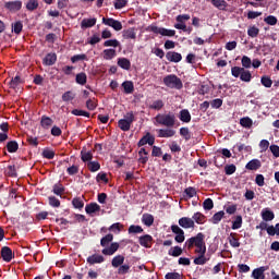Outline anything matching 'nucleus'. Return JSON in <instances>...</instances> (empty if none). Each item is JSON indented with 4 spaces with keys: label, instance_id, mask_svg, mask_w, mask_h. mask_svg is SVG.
Segmentation results:
<instances>
[{
    "label": "nucleus",
    "instance_id": "1",
    "mask_svg": "<svg viewBox=\"0 0 279 279\" xmlns=\"http://www.w3.org/2000/svg\"><path fill=\"white\" fill-rule=\"evenodd\" d=\"M113 241V235L112 233H108L100 240V245L105 247L101 253L105 256H112L120 247L119 242H112ZM112 242V243H111ZM111 245L107 247L109 244Z\"/></svg>",
    "mask_w": 279,
    "mask_h": 279
},
{
    "label": "nucleus",
    "instance_id": "2",
    "mask_svg": "<svg viewBox=\"0 0 279 279\" xmlns=\"http://www.w3.org/2000/svg\"><path fill=\"white\" fill-rule=\"evenodd\" d=\"M155 120L159 125H162L166 128H173L175 124V114L173 112L158 113L155 117Z\"/></svg>",
    "mask_w": 279,
    "mask_h": 279
},
{
    "label": "nucleus",
    "instance_id": "3",
    "mask_svg": "<svg viewBox=\"0 0 279 279\" xmlns=\"http://www.w3.org/2000/svg\"><path fill=\"white\" fill-rule=\"evenodd\" d=\"M231 73H232V76L235 77V78H239L244 82V83H250L252 81V73L250 70H246L244 68H241V66H232L231 68Z\"/></svg>",
    "mask_w": 279,
    "mask_h": 279
},
{
    "label": "nucleus",
    "instance_id": "4",
    "mask_svg": "<svg viewBox=\"0 0 279 279\" xmlns=\"http://www.w3.org/2000/svg\"><path fill=\"white\" fill-rule=\"evenodd\" d=\"M163 84L171 89H182L183 83L175 74H168L163 77Z\"/></svg>",
    "mask_w": 279,
    "mask_h": 279
},
{
    "label": "nucleus",
    "instance_id": "5",
    "mask_svg": "<svg viewBox=\"0 0 279 279\" xmlns=\"http://www.w3.org/2000/svg\"><path fill=\"white\" fill-rule=\"evenodd\" d=\"M133 122H135V116L133 111H129L126 114H124L123 119L118 121V128L123 132H128L130 131Z\"/></svg>",
    "mask_w": 279,
    "mask_h": 279
},
{
    "label": "nucleus",
    "instance_id": "6",
    "mask_svg": "<svg viewBox=\"0 0 279 279\" xmlns=\"http://www.w3.org/2000/svg\"><path fill=\"white\" fill-rule=\"evenodd\" d=\"M205 235L204 233H197V235H194L193 238H189L185 242V247L189 250H192L194 246L201 247L204 244Z\"/></svg>",
    "mask_w": 279,
    "mask_h": 279
},
{
    "label": "nucleus",
    "instance_id": "7",
    "mask_svg": "<svg viewBox=\"0 0 279 279\" xmlns=\"http://www.w3.org/2000/svg\"><path fill=\"white\" fill-rule=\"evenodd\" d=\"M150 32L156 34V35H161L162 37H174L175 36V31L174 29L159 27V26H156V25L150 26Z\"/></svg>",
    "mask_w": 279,
    "mask_h": 279
},
{
    "label": "nucleus",
    "instance_id": "8",
    "mask_svg": "<svg viewBox=\"0 0 279 279\" xmlns=\"http://www.w3.org/2000/svg\"><path fill=\"white\" fill-rule=\"evenodd\" d=\"M102 24L113 28L116 32H120L123 28L122 23L112 17H108V19L102 17Z\"/></svg>",
    "mask_w": 279,
    "mask_h": 279
},
{
    "label": "nucleus",
    "instance_id": "9",
    "mask_svg": "<svg viewBox=\"0 0 279 279\" xmlns=\"http://www.w3.org/2000/svg\"><path fill=\"white\" fill-rule=\"evenodd\" d=\"M171 231L175 234L174 240L177 243H183L185 241L184 231L181 227L178 225H171Z\"/></svg>",
    "mask_w": 279,
    "mask_h": 279
},
{
    "label": "nucleus",
    "instance_id": "10",
    "mask_svg": "<svg viewBox=\"0 0 279 279\" xmlns=\"http://www.w3.org/2000/svg\"><path fill=\"white\" fill-rule=\"evenodd\" d=\"M4 8L10 12H19L23 8V1L21 0L8 1L4 3Z\"/></svg>",
    "mask_w": 279,
    "mask_h": 279
},
{
    "label": "nucleus",
    "instance_id": "11",
    "mask_svg": "<svg viewBox=\"0 0 279 279\" xmlns=\"http://www.w3.org/2000/svg\"><path fill=\"white\" fill-rule=\"evenodd\" d=\"M149 145L153 146L155 144V136L151 135L149 132H147V134H145L137 143L138 147H143L145 145Z\"/></svg>",
    "mask_w": 279,
    "mask_h": 279
},
{
    "label": "nucleus",
    "instance_id": "12",
    "mask_svg": "<svg viewBox=\"0 0 279 279\" xmlns=\"http://www.w3.org/2000/svg\"><path fill=\"white\" fill-rule=\"evenodd\" d=\"M153 241H154L153 235H149L148 233H146V235H141L138 238L140 245L145 247V248H150L151 244H153Z\"/></svg>",
    "mask_w": 279,
    "mask_h": 279
},
{
    "label": "nucleus",
    "instance_id": "13",
    "mask_svg": "<svg viewBox=\"0 0 279 279\" xmlns=\"http://www.w3.org/2000/svg\"><path fill=\"white\" fill-rule=\"evenodd\" d=\"M166 58L171 63H179L182 60V54L177 51H168Z\"/></svg>",
    "mask_w": 279,
    "mask_h": 279
},
{
    "label": "nucleus",
    "instance_id": "14",
    "mask_svg": "<svg viewBox=\"0 0 279 279\" xmlns=\"http://www.w3.org/2000/svg\"><path fill=\"white\" fill-rule=\"evenodd\" d=\"M101 210L100 205H97V203H88L85 207V211L90 217L94 216V214L99 213Z\"/></svg>",
    "mask_w": 279,
    "mask_h": 279
},
{
    "label": "nucleus",
    "instance_id": "15",
    "mask_svg": "<svg viewBox=\"0 0 279 279\" xmlns=\"http://www.w3.org/2000/svg\"><path fill=\"white\" fill-rule=\"evenodd\" d=\"M4 175L13 179L19 178V173L16 172V165L14 163L8 165L4 168Z\"/></svg>",
    "mask_w": 279,
    "mask_h": 279
},
{
    "label": "nucleus",
    "instance_id": "16",
    "mask_svg": "<svg viewBox=\"0 0 279 279\" xmlns=\"http://www.w3.org/2000/svg\"><path fill=\"white\" fill-rule=\"evenodd\" d=\"M260 167H262V161L257 158L250 160L245 166L246 170H250V171H257L260 169Z\"/></svg>",
    "mask_w": 279,
    "mask_h": 279
},
{
    "label": "nucleus",
    "instance_id": "17",
    "mask_svg": "<svg viewBox=\"0 0 279 279\" xmlns=\"http://www.w3.org/2000/svg\"><path fill=\"white\" fill-rule=\"evenodd\" d=\"M175 135V130L167 128V129H159L158 130V137L160 138H170Z\"/></svg>",
    "mask_w": 279,
    "mask_h": 279
},
{
    "label": "nucleus",
    "instance_id": "18",
    "mask_svg": "<svg viewBox=\"0 0 279 279\" xmlns=\"http://www.w3.org/2000/svg\"><path fill=\"white\" fill-rule=\"evenodd\" d=\"M1 257L5 263L12 262V258L14 257L12 254V248L4 246L1 248Z\"/></svg>",
    "mask_w": 279,
    "mask_h": 279
},
{
    "label": "nucleus",
    "instance_id": "19",
    "mask_svg": "<svg viewBox=\"0 0 279 279\" xmlns=\"http://www.w3.org/2000/svg\"><path fill=\"white\" fill-rule=\"evenodd\" d=\"M57 61V54L54 52H49L43 60V64L46 66H52Z\"/></svg>",
    "mask_w": 279,
    "mask_h": 279
},
{
    "label": "nucleus",
    "instance_id": "20",
    "mask_svg": "<svg viewBox=\"0 0 279 279\" xmlns=\"http://www.w3.org/2000/svg\"><path fill=\"white\" fill-rule=\"evenodd\" d=\"M179 226L182 227L183 229H191V228H194L195 222L194 220H192V218L183 217V218H180Z\"/></svg>",
    "mask_w": 279,
    "mask_h": 279
},
{
    "label": "nucleus",
    "instance_id": "21",
    "mask_svg": "<svg viewBox=\"0 0 279 279\" xmlns=\"http://www.w3.org/2000/svg\"><path fill=\"white\" fill-rule=\"evenodd\" d=\"M86 262H87L88 265L93 266V265H96V264H102L105 262V258L101 255L94 254V255L89 256L86 259Z\"/></svg>",
    "mask_w": 279,
    "mask_h": 279
},
{
    "label": "nucleus",
    "instance_id": "22",
    "mask_svg": "<svg viewBox=\"0 0 279 279\" xmlns=\"http://www.w3.org/2000/svg\"><path fill=\"white\" fill-rule=\"evenodd\" d=\"M210 3L219 11H227L228 3L226 0H210Z\"/></svg>",
    "mask_w": 279,
    "mask_h": 279
},
{
    "label": "nucleus",
    "instance_id": "23",
    "mask_svg": "<svg viewBox=\"0 0 279 279\" xmlns=\"http://www.w3.org/2000/svg\"><path fill=\"white\" fill-rule=\"evenodd\" d=\"M262 218L264 221L269 222L275 219V214H274V211H271V209H268V207H266L262 211Z\"/></svg>",
    "mask_w": 279,
    "mask_h": 279
},
{
    "label": "nucleus",
    "instance_id": "24",
    "mask_svg": "<svg viewBox=\"0 0 279 279\" xmlns=\"http://www.w3.org/2000/svg\"><path fill=\"white\" fill-rule=\"evenodd\" d=\"M122 36L124 39H132L135 40L136 39V32L134 27H130L128 29H124L122 32Z\"/></svg>",
    "mask_w": 279,
    "mask_h": 279
},
{
    "label": "nucleus",
    "instance_id": "25",
    "mask_svg": "<svg viewBox=\"0 0 279 279\" xmlns=\"http://www.w3.org/2000/svg\"><path fill=\"white\" fill-rule=\"evenodd\" d=\"M5 148L8 150V153L10 154H14L16 151H19V142L16 141H9L5 145Z\"/></svg>",
    "mask_w": 279,
    "mask_h": 279
},
{
    "label": "nucleus",
    "instance_id": "26",
    "mask_svg": "<svg viewBox=\"0 0 279 279\" xmlns=\"http://www.w3.org/2000/svg\"><path fill=\"white\" fill-rule=\"evenodd\" d=\"M228 240H229V243L232 247H234V248L240 247L241 242L238 238V233H230Z\"/></svg>",
    "mask_w": 279,
    "mask_h": 279
},
{
    "label": "nucleus",
    "instance_id": "27",
    "mask_svg": "<svg viewBox=\"0 0 279 279\" xmlns=\"http://www.w3.org/2000/svg\"><path fill=\"white\" fill-rule=\"evenodd\" d=\"M180 120L183 122V123H190L191 120H192V116L189 111V109H182L180 111Z\"/></svg>",
    "mask_w": 279,
    "mask_h": 279
},
{
    "label": "nucleus",
    "instance_id": "28",
    "mask_svg": "<svg viewBox=\"0 0 279 279\" xmlns=\"http://www.w3.org/2000/svg\"><path fill=\"white\" fill-rule=\"evenodd\" d=\"M165 107L162 99H156L148 106L150 110L160 111Z\"/></svg>",
    "mask_w": 279,
    "mask_h": 279
},
{
    "label": "nucleus",
    "instance_id": "29",
    "mask_svg": "<svg viewBox=\"0 0 279 279\" xmlns=\"http://www.w3.org/2000/svg\"><path fill=\"white\" fill-rule=\"evenodd\" d=\"M122 87L124 89V94L131 95L134 92V84L132 81H124L122 83Z\"/></svg>",
    "mask_w": 279,
    "mask_h": 279
},
{
    "label": "nucleus",
    "instance_id": "30",
    "mask_svg": "<svg viewBox=\"0 0 279 279\" xmlns=\"http://www.w3.org/2000/svg\"><path fill=\"white\" fill-rule=\"evenodd\" d=\"M97 20L95 17L93 19H83L81 22V27L82 28H92L95 26Z\"/></svg>",
    "mask_w": 279,
    "mask_h": 279
},
{
    "label": "nucleus",
    "instance_id": "31",
    "mask_svg": "<svg viewBox=\"0 0 279 279\" xmlns=\"http://www.w3.org/2000/svg\"><path fill=\"white\" fill-rule=\"evenodd\" d=\"M118 66L121 69L129 71L131 68V61L128 58H119L118 59Z\"/></svg>",
    "mask_w": 279,
    "mask_h": 279
},
{
    "label": "nucleus",
    "instance_id": "32",
    "mask_svg": "<svg viewBox=\"0 0 279 279\" xmlns=\"http://www.w3.org/2000/svg\"><path fill=\"white\" fill-rule=\"evenodd\" d=\"M21 84H23V78H21V75H15L10 81L9 86L12 89H16V87H19Z\"/></svg>",
    "mask_w": 279,
    "mask_h": 279
},
{
    "label": "nucleus",
    "instance_id": "33",
    "mask_svg": "<svg viewBox=\"0 0 279 279\" xmlns=\"http://www.w3.org/2000/svg\"><path fill=\"white\" fill-rule=\"evenodd\" d=\"M155 221V218L154 216H151V214H143V217H142V222L146 226V227H151L153 223Z\"/></svg>",
    "mask_w": 279,
    "mask_h": 279
},
{
    "label": "nucleus",
    "instance_id": "34",
    "mask_svg": "<svg viewBox=\"0 0 279 279\" xmlns=\"http://www.w3.org/2000/svg\"><path fill=\"white\" fill-rule=\"evenodd\" d=\"M40 124L44 129L49 130V128H51V125L53 124V120L51 119V117L43 116Z\"/></svg>",
    "mask_w": 279,
    "mask_h": 279
},
{
    "label": "nucleus",
    "instance_id": "35",
    "mask_svg": "<svg viewBox=\"0 0 279 279\" xmlns=\"http://www.w3.org/2000/svg\"><path fill=\"white\" fill-rule=\"evenodd\" d=\"M265 271H266L265 267L257 268L253 271L252 277L254 279H265Z\"/></svg>",
    "mask_w": 279,
    "mask_h": 279
},
{
    "label": "nucleus",
    "instance_id": "36",
    "mask_svg": "<svg viewBox=\"0 0 279 279\" xmlns=\"http://www.w3.org/2000/svg\"><path fill=\"white\" fill-rule=\"evenodd\" d=\"M81 159L83 162H88L93 159V153L90 150L82 149L81 150Z\"/></svg>",
    "mask_w": 279,
    "mask_h": 279
},
{
    "label": "nucleus",
    "instance_id": "37",
    "mask_svg": "<svg viewBox=\"0 0 279 279\" xmlns=\"http://www.w3.org/2000/svg\"><path fill=\"white\" fill-rule=\"evenodd\" d=\"M75 82L78 85L84 86L87 83V75L85 74V72L77 73L75 77Z\"/></svg>",
    "mask_w": 279,
    "mask_h": 279
},
{
    "label": "nucleus",
    "instance_id": "38",
    "mask_svg": "<svg viewBox=\"0 0 279 279\" xmlns=\"http://www.w3.org/2000/svg\"><path fill=\"white\" fill-rule=\"evenodd\" d=\"M240 124L245 129H251L253 126V120L250 117H243L240 119Z\"/></svg>",
    "mask_w": 279,
    "mask_h": 279
},
{
    "label": "nucleus",
    "instance_id": "39",
    "mask_svg": "<svg viewBox=\"0 0 279 279\" xmlns=\"http://www.w3.org/2000/svg\"><path fill=\"white\" fill-rule=\"evenodd\" d=\"M124 260H125L124 256L118 255L113 257L111 265L112 267L118 268V267H121V265H123Z\"/></svg>",
    "mask_w": 279,
    "mask_h": 279
},
{
    "label": "nucleus",
    "instance_id": "40",
    "mask_svg": "<svg viewBox=\"0 0 279 279\" xmlns=\"http://www.w3.org/2000/svg\"><path fill=\"white\" fill-rule=\"evenodd\" d=\"M129 234H141L144 232V229L140 225H131L128 229Z\"/></svg>",
    "mask_w": 279,
    "mask_h": 279
},
{
    "label": "nucleus",
    "instance_id": "41",
    "mask_svg": "<svg viewBox=\"0 0 279 279\" xmlns=\"http://www.w3.org/2000/svg\"><path fill=\"white\" fill-rule=\"evenodd\" d=\"M168 254L172 257H179L183 254V250L180 246H174L169 250Z\"/></svg>",
    "mask_w": 279,
    "mask_h": 279
},
{
    "label": "nucleus",
    "instance_id": "42",
    "mask_svg": "<svg viewBox=\"0 0 279 279\" xmlns=\"http://www.w3.org/2000/svg\"><path fill=\"white\" fill-rule=\"evenodd\" d=\"M247 35L251 38H257V36L259 35V28L255 25H251L247 29Z\"/></svg>",
    "mask_w": 279,
    "mask_h": 279
},
{
    "label": "nucleus",
    "instance_id": "43",
    "mask_svg": "<svg viewBox=\"0 0 279 279\" xmlns=\"http://www.w3.org/2000/svg\"><path fill=\"white\" fill-rule=\"evenodd\" d=\"M12 32L15 35H21V33L23 32V22L17 21L15 23L12 24Z\"/></svg>",
    "mask_w": 279,
    "mask_h": 279
},
{
    "label": "nucleus",
    "instance_id": "44",
    "mask_svg": "<svg viewBox=\"0 0 279 279\" xmlns=\"http://www.w3.org/2000/svg\"><path fill=\"white\" fill-rule=\"evenodd\" d=\"M65 191V187L61 183H56L52 187V192L57 196H61Z\"/></svg>",
    "mask_w": 279,
    "mask_h": 279
},
{
    "label": "nucleus",
    "instance_id": "45",
    "mask_svg": "<svg viewBox=\"0 0 279 279\" xmlns=\"http://www.w3.org/2000/svg\"><path fill=\"white\" fill-rule=\"evenodd\" d=\"M116 49L109 48L104 50V59L112 60L116 57Z\"/></svg>",
    "mask_w": 279,
    "mask_h": 279
},
{
    "label": "nucleus",
    "instance_id": "46",
    "mask_svg": "<svg viewBox=\"0 0 279 279\" xmlns=\"http://www.w3.org/2000/svg\"><path fill=\"white\" fill-rule=\"evenodd\" d=\"M71 113L75 117H85L90 118V113L88 111L82 110V109H73Z\"/></svg>",
    "mask_w": 279,
    "mask_h": 279
},
{
    "label": "nucleus",
    "instance_id": "47",
    "mask_svg": "<svg viewBox=\"0 0 279 279\" xmlns=\"http://www.w3.org/2000/svg\"><path fill=\"white\" fill-rule=\"evenodd\" d=\"M223 217H225V211H217V214H215L210 219V222L214 225H218Z\"/></svg>",
    "mask_w": 279,
    "mask_h": 279
},
{
    "label": "nucleus",
    "instance_id": "48",
    "mask_svg": "<svg viewBox=\"0 0 279 279\" xmlns=\"http://www.w3.org/2000/svg\"><path fill=\"white\" fill-rule=\"evenodd\" d=\"M243 225V218L242 216H236L235 220L232 222V230H239L242 228Z\"/></svg>",
    "mask_w": 279,
    "mask_h": 279
},
{
    "label": "nucleus",
    "instance_id": "49",
    "mask_svg": "<svg viewBox=\"0 0 279 279\" xmlns=\"http://www.w3.org/2000/svg\"><path fill=\"white\" fill-rule=\"evenodd\" d=\"M87 168L90 172H97L100 169V163L98 161H88Z\"/></svg>",
    "mask_w": 279,
    "mask_h": 279
},
{
    "label": "nucleus",
    "instance_id": "50",
    "mask_svg": "<svg viewBox=\"0 0 279 279\" xmlns=\"http://www.w3.org/2000/svg\"><path fill=\"white\" fill-rule=\"evenodd\" d=\"M206 217L204 216V214H201V211H196L193 216V220H195V222L197 225H203L205 222Z\"/></svg>",
    "mask_w": 279,
    "mask_h": 279
},
{
    "label": "nucleus",
    "instance_id": "51",
    "mask_svg": "<svg viewBox=\"0 0 279 279\" xmlns=\"http://www.w3.org/2000/svg\"><path fill=\"white\" fill-rule=\"evenodd\" d=\"M180 135L182 137H184V140L187 142L191 140V132H190V129L187 126H182L180 129Z\"/></svg>",
    "mask_w": 279,
    "mask_h": 279
},
{
    "label": "nucleus",
    "instance_id": "52",
    "mask_svg": "<svg viewBox=\"0 0 279 279\" xmlns=\"http://www.w3.org/2000/svg\"><path fill=\"white\" fill-rule=\"evenodd\" d=\"M75 98V93L72 90H66L64 94H62V100L64 102L72 101Z\"/></svg>",
    "mask_w": 279,
    "mask_h": 279
},
{
    "label": "nucleus",
    "instance_id": "53",
    "mask_svg": "<svg viewBox=\"0 0 279 279\" xmlns=\"http://www.w3.org/2000/svg\"><path fill=\"white\" fill-rule=\"evenodd\" d=\"M41 155L44 158H46L48 160H52L54 157V151L50 148H44Z\"/></svg>",
    "mask_w": 279,
    "mask_h": 279
},
{
    "label": "nucleus",
    "instance_id": "54",
    "mask_svg": "<svg viewBox=\"0 0 279 279\" xmlns=\"http://www.w3.org/2000/svg\"><path fill=\"white\" fill-rule=\"evenodd\" d=\"M251 66H252V60H251V58L250 57H247V56H243L242 57V66H241V69H251Z\"/></svg>",
    "mask_w": 279,
    "mask_h": 279
},
{
    "label": "nucleus",
    "instance_id": "55",
    "mask_svg": "<svg viewBox=\"0 0 279 279\" xmlns=\"http://www.w3.org/2000/svg\"><path fill=\"white\" fill-rule=\"evenodd\" d=\"M26 9L31 12H34L38 9V0H28Z\"/></svg>",
    "mask_w": 279,
    "mask_h": 279
},
{
    "label": "nucleus",
    "instance_id": "56",
    "mask_svg": "<svg viewBox=\"0 0 279 279\" xmlns=\"http://www.w3.org/2000/svg\"><path fill=\"white\" fill-rule=\"evenodd\" d=\"M264 22L267 24V25H270V26H276L277 23H278V19L275 16V15H268L264 19Z\"/></svg>",
    "mask_w": 279,
    "mask_h": 279
},
{
    "label": "nucleus",
    "instance_id": "57",
    "mask_svg": "<svg viewBox=\"0 0 279 279\" xmlns=\"http://www.w3.org/2000/svg\"><path fill=\"white\" fill-rule=\"evenodd\" d=\"M120 46V41L118 39H108L104 43V47H113L118 48Z\"/></svg>",
    "mask_w": 279,
    "mask_h": 279
},
{
    "label": "nucleus",
    "instance_id": "58",
    "mask_svg": "<svg viewBox=\"0 0 279 279\" xmlns=\"http://www.w3.org/2000/svg\"><path fill=\"white\" fill-rule=\"evenodd\" d=\"M86 108L89 111H94L97 108V101L95 100V98H89L86 101Z\"/></svg>",
    "mask_w": 279,
    "mask_h": 279
},
{
    "label": "nucleus",
    "instance_id": "59",
    "mask_svg": "<svg viewBox=\"0 0 279 279\" xmlns=\"http://www.w3.org/2000/svg\"><path fill=\"white\" fill-rule=\"evenodd\" d=\"M225 162H226V159H225V157L222 155L217 154L215 156V165H216V167L220 168V167L223 166Z\"/></svg>",
    "mask_w": 279,
    "mask_h": 279
},
{
    "label": "nucleus",
    "instance_id": "60",
    "mask_svg": "<svg viewBox=\"0 0 279 279\" xmlns=\"http://www.w3.org/2000/svg\"><path fill=\"white\" fill-rule=\"evenodd\" d=\"M48 202H49V205L53 208L60 207V201H59V198H56V196H49Z\"/></svg>",
    "mask_w": 279,
    "mask_h": 279
},
{
    "label": "nucleus",
    "instance_id": "61",
    "mask_svg": "<svg viewBox=\"0 0 279 279\" xmlns=\"http://www.w3.org/2000/svg\"><path fill=\"white\" fill-rule=\"evenodd\" d=\"M203 207L205 210H211L214 208V201L213 198H206L203 203Z\"/></svg>",
    "mask_w": 279,
    "mask_h": 279
},
{
    "label": "nucleus",
    "instance_id": "62",
    "mask_svg": "<svg viewBox=\"0 0 279 279\" xmlns=\"http://www.w3.org/2000/svg\"><path fill=\"white\" fill-rule=\"evenodd\" d=\"M72 205L75 209H82L84 207V203L81 198H73Z\"/></svg>",
    "mask_w": 279,
    "mask_h": 279
},
{
    "label": "nucleus",
    "instance_id": "63",
    "mask_svg": "<svg viewBox=\"0 0 279 279\" xmlns=\"http://www.w3.org/2000/svg\"><path fill=\"white\" fill-rule=\"evenodd\" d=\"M209 258H206L205 255H199L197 258L194 259L195 265H205Z\"/></svg>",
    "mask_w": 279,
    "mask_h": 279
},
{
    "label": "nucleus",
    "instance_id": "64",
    "mask_svg": "<svg viewBox=\"0 0 279 279\" xmlns=\"http://www.w3.org/2000/svg\"><path fill=\"white\" fill-rule=\"evenodd\" d=\"M166 279H182L179 272H168L165 277Z\"/></svg>",
    "mask_w": 279,
    "mask_h": 279
}]
</instances>
